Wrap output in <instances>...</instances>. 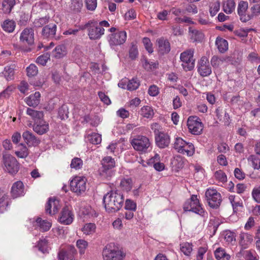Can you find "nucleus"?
<instances>
[{
    "instance_id": "5701e85b",
    "label": "nucleus",
    "mask_w": 260,
    "mask_h": 260,
    "mask_svg": "<svg viewBox=\"0 0 260 260\" xmlns=\"http://www.w3.org/2000/svg\"><path fill=\"white\" fill-rule=\"evenodd\" d=\"M56 31V25L54 23H49L42 29V35L46 38L53 37Z\"/></svg>"
},
{
    "instance_id": "3c124183",
    "label": "nucleus",
    "mask_w": 260,
    "mask_h": 260,
    "mask_svg": "<svg viewBox=\"0 0 260 260\" xmlns=\"http://www.w3.org/2000/svg\"><path fill=\"white\" fill-rule=\"evenodd\" d=\"M224 239L229 243H235L236 235L235 233L230 231H226L224 233Z\"/></svg>"
},
{
    "instance_id": "c756f323",
    "label": "nucleus",
    "mask_w": 260,
    "mask_h": 260,
    "mask_svg": "<svg viewBox=\"0 0 260 260\" xmlns=\"http://www.w3.org/2000/svg\"><path fill=\"white\" fill-rule=\"evenodd\" d=\"M133 185V181L130 178H124L121 180L120 187L123 191H129L132 189Z\"/></svg>"
},
{
    "instance_id": "423d86ee",
    "label": "nucleus",
    "mask_w": 260,
    "mask_h": 260,
    "mask_svg": "<svg viewBox=\"0 0 260 260\" xmlns=\"http://www.w3.org/2000/svg\"><path fill=\"white\" fill-rule=\"evenodd\" d=\"M102 254L104 260H122L125 256L121 251L115 249L111 244L105 247Z\"/></svg>"
},
{
    "instance_id": "7ed1b4c3",
    "label": "nucleus",
    "mask_w": 260,
    "mask_h": 260,
    "mask_svg": "<svg viewBox=\"0 0 260 260\" xmlns=\"http://www.w3.org/2000/svg\"><path fill=\"white\" fill-rule=\"evenodd\" d=\"M80 28L82 30L87 29L88 35L91 40L99 39L105 32V29L99 25L97 21L93 20L89 21Z\"/></svg>"
},
{
    "instance_id": "20e7f679",
    "label": "nucleus",
    "mask_w": 260,
    "mask_h": 260,
    "mask_svg": "<svg viewBox=\"0 0 260 260\" xmlns=\"http://www.w3.org/2000/svg\"><path fill=\"white\" fill-rule=\"evenodd\" d=\"M193 49L186 50L181 53L180 58L184 71H191L194 68L195 59L193 58Z\"/></svg>"
},
{
    "instance_id": "4c0bfd02",
    "label": "nucleus",
    "mask_w": 260,
    "mask_h": 260,
    "mask_svg": "<svg viewBox=\"0 0 260 260\" xmlns=\"http://www.w3.org/2000/svg\"><path fill=\"white\" fill-rule=\"evenodd\" d=\"M83 7L82 0H71L70 8L75 13L80 12Z\"/></svg>"
},
{
    "instance_id": "b1692460",
    "label": "nucleus",
    "mask_w": 260,
    "mask_h": 260,
    "mask_svg": "<svg viewBox=\"0 0 260 260\" xmlns=\"http://www.w3.org/2000/svg\"><path fill=\"white\" fill-rule=\"evenodd\" d=\"M158 51L161 54L168 53L170 51V45L167 40L160 38L157 40Z\"/></svg>"
},
{
    "instance_id": "393cba45",
    "label": "nucleus",
    "mask_w": 260,
    "mask_h": 260,
    "mask_svg": "<svg viewBox=\"0 0 260 260\" xmlns=\"http://www.w3.org/2000/svg\"><path fill=\"white\" fill-rule=\"evenodd\" d=\"M16 68L15 64H11L5 67L3 74L7 81L14 79Z\"/></svg>"
},
{
    "instance_id": "f3484780",
    "label": "nucleus",
    "mask_w": 260,
    "mask_h": 260,
    "mask_svg": "<svg viewBox=\"0 0 260 260\" xmlns=\"http://www.w3.org/2000/svg\"><path fill=\"white\" fill-rule=\"evenodd\" d=\"M22 138L29 147L36 146L40 143V140L28 131H26L22 134Z\"/></svg>"
},
{
    "instance_id": "39448f33",
    "label": "nucleus",
    "mask_w": 260,
    "mask_h": 260,
    "mask_svg": "<svg viewBox=\"0 0 260 260\" xmlns=\"http://www.w3.org/2000/svg\"><path fill=\"white\" fill-rule=\"evenodd\" d=\"M183 209L185 211H191L200 215H203L204 213L197 195H192L190 199L186 201L184 204Z\"/></svg>"
},
{
    "instance_id": "338daca9",
    "label": "nucleus",
    "mask_w": 260,
    "mask_h": 260,
    "mask_svg": "<svg viewBox=\"0 0 260 260\" xmlns=\"http://www.w3.org/2000/svg\"><path fill=\"white\" fill-rule=\"evenodd\" d=\"M85 4L88 10L93 11L97 6L96 0H85Z\"/></svg>"
},
{
    "instance_id": "f03ea898",
    "label": "nucleus",
    "mask_w": 260,
    "mask_h": 260,
    "mask_svg": "<svg viewBox=\"0 0 260 260\" xmlns=\"http://www.w3.org/2000/svg\"><path fill=\"white\" fill-rule=\"evenodd\" d=\"M101 164L102 166L99 170V175L104 179H109L114 174L115 160L110 156H106L102 160Z\"/></svg>"
},
{
    "instance_id": "6e6d98bb",
    "label": "nucleus",
    "mask_w": 260,
    "mask_h": 260,
    "mask_svg": "<svg viewBox=\"0 0 260 260\" xmlns=\"http://www.w3.org/2000/svg\"><path fill=\"white\" fill-rule=\"evenodd\" d=\"M251 19L254 17L260 15V5L254 4L250 8Z\"/></svg>"
},
{
    "instance_id": "13d9d810",
    "label": "nucleus",
    "mask_w": 260,
    "mask_h": 260,
    "mask_svg": "<svg viewBox=\"0 0 260 260\" xmlns=\"http://www.w3.org/2000/svg\"><path fill=\"white\" fill-rule=\"evenodd\" d=\"M157 62L150 61L145 59L143 66L145 70L147 71H151L153 69H156L158 67Z\"/></svg>"
},
{
    "instance_id": "dca6fc26",
    "label": "nucleus",
    "mask_w": 260,
    "mask_h": 260,
    "mask_svg": "<svg viewBox=\"0 0 260 260\" xmlns=\"http://www.w3.org/2000/svg\"><path fill=\"white\" fill-rule=\"evenodd\" d=\"M126 33L125 31H119L112 34L110 36L109 44L110 45H120L125 43L126 40Z\"/></svg>"
},
{
    "instance_id": "052dcab7",
    "label": "nucleus",
    "mask_w": 260,
    "mask_h": 260,
    "mask_svg": "<svg viewBox=\"0 0 260 260\" xmlns=\"http://www.w3.org/2000/svg\"><path fill=\"white\" fill-rule=\"evenodd\" d=\"M50 58V55L48 53L44 54L39 56L36 59V62L41 65L44 66Z\"/></svg>"
},
{
    "instance_id": "2f4dec72",
    "label": "nucleus",
    "mask_w": 260,
    "mask_h": 260,
    "mask_svg": "<svg viewBox=\"0 0 260 260\" xmlns=\"http://www.w3.org/2000/svg\"><path fill=\"white\" fill-rule=\"evenodd\" d=\"M16 4V0H4L2 3V10L5 14H9Z\"/></svg>"
},
{
    "instance_id": "bf43d9fd",
    "label": "nucleus",
    "mask_w": 260,
    "mask_h": 260,
    "mask_svg": "<svg viewBox=\"0 0 260 260\" xmlns=\"http://www.w3.org/2000/svg\"><path fill=\"white\" fill-rule=\"evenodd\" d=\"M249 161L251 162L254 169H260V159L254 155L249 156L248 158Z\"/></svg>"
},
{
    "instance_id": "de8ad7c7",
    "label": "nucleus",
    "mask_w": 260,
    "mask_h": 260,
    "mask_svg": "<svg viewBox=\"0 0 260 260\" xmlns=\"http://www.w3.org/2000/svg\"><path fill=\"white\" fill-rule=\"evenodd\" d=\"M83 165V161L80 158L74 157L71 161L70 167L72 169L77 170L81 169Z\"/></svg>"
},
{
    "instance_id": "e433bc0d",
    "label": "nucleus",
    "mask_w": 260,
    "mask_h": 260,
    "mask_svg": "<svg viewBox=\"0 0 260 260\" xmlns=\"http://www.w3.org/2000/svg\"><path fill=\"white\" fill-rule=\"evenodd\" d=\"M216 45L219 51L223 53L228 49V43L226 40L221 38H217L216 40Z\"/></svg>"
},
{
    "instance_id": "f8f14e48",
    "label": "nucleus",
    "mask_w": 260,
    "mask_h": 260,
    "mask_svg": "<svg viewBox=\"0 0 260 260\" xmlns=\"http://www.w3.org/2000/svg\"><path fill=\"white\" fill-rule=\"evenodd\" d=\"M248 3L246 1H240L238 5L237 13L240 20L243 22H246L251 20L250 13L247 12Z\"/></svg>"
},
{
    "instance_id": "f704fd0d",
    "label": "nucleus",
    "mask_w": 260,
    "mask_h": 260,
    "mask_svg": "<svg viewBox=\"0 0 260 260\" xmlns=\"http://www.w3.org/2000/svg\"><path fill=\"white\" fill-rule=\"evenodd\" d=\"M217 260H229L230 255L222 248H218L214 252Z\"/></svg>"
},
{
    "instance_id": "49530a36",
    "label": "nucleus",
    "mask_w": 260,
    "mask_h": 260,
    "mask_svg": "<svg viewBox=\"0 0 260 260\" xmlns=\"http://www.w3.org/2000/svg\"><path fill=\"white\" fill-rule=\"evenodd\" d=\"M76 246L79 249L80 254H84L88 247V242L83 239L78 240L76 242Z\"/></svg>"
},
{
    "instance_id": "79ce46f5",
    "label": "nucleus",
    "mask_w": 260,
    "mask_h": 260,
    "mask_svg": "<svg viewBox=\"0 0 260 260\" xmlns=\"http://www.w3.org/2000/svg\"><path fill=\"white\" fill-rule=\"evenodd\" d=\"M220 4L219 1L211 2L209 4V12L212 17L214 16L220 9Z\"/></svg>"
},
{
    "instance_id": "72a5a7b5",
    "label": "nucleus",
    "mask_w": 260,
    "mask_h": 260,
    "mask_svg": "<svg viewBox=\"0 0 260 260\" xmlns=\"http://www.w3.org/2000/svg\"><path fill=\"white\" fill-rule=\"evenodd\" d=\"M139 113L143 117L147 118H152L154 114L153 110L149 106H144L142 107Z\"/></svg>"
},
{
    "instance_id": "58836bf2",
    "label": "nucleus",
    "mask_w": 260,
    "mask_h": 260,
    "mask_svg": "<svg viewBox=\"0 0 260 260\" xmlns=\"http://www.w3.org/2000/svg\"><path fill=\"white\" fill-rule=\"evenodd\" d=\"M181 151L182 152H180V153L186 154L189 156H192L194 153V146L191 143L186 142Z\"/></svg>"
},
{
    "instance_id": "c85d7f7f",
    "label": "nucleus",
    "mask_w": 260,
    "mask_h": 260,
    "mask_svg": "<svg viewBox=\"0 0 260 260\" xmlns=\"http://www.w3.org/2000/svg\"><path fill=\"white\" fill-rule=\"evenodd\" d=\"M235 9V3L234 0H224L223 2V10L228 14H230Z\"/></svg>"
},
{
    "instance_id": "09e8293b",
    "label": "nucleus",
    "mask_w": 260,
    "mask_h": 260,
    "mask_svg": "<svg viewBox=\"0 0 260 260\" xmlns=\"http://www.w3.org/2000/svg\"><path fill=\"white\" fill-rule=\"evenodd\" d=\"M244 257L246 260H258L259 256L254 250L245 251Z\"/></svg>"
},
{
    "instance_id": "a878e982",
    "label": "nucleus",
    "mask_w": 260,
    "mask_h": 260,
    "mask_svg": "<svg viewBox=\"0 0 260 260\" xmlns=\"http://www.w3.org/2000/svg\"><path fill=\"white\" fill-rule=\"evenodd\" d=\"M41 94L39 92H36L34 94L29 95L25 99L27 105L30 107H36L39 103Z\"/></svg>"
},
{
    "instance_id": "cd10ccee",
    "label": "nucleus",
    "mask_w": 260,
    "mask_h": 260,
    "mask_svg": "<svg viewBox=\"0 0 260 260\" xmlns=\"http://www.w3.org/2000/svg\"><path fill=\"white\" fill-rule=\"evenodd\" d=\"M18 149L15 152L16 155L20 158H26L29 154V151L25 145L20 143L17 146Z\"/></svg>"
},
{
    "instance_id": "2eb2a0df",
    "label": "nucleus",
    "mask_w": 260,
    "mask_h": 260,
    "mask_svg": "<svg viewBox=\"0 0 260 260\" xmlns=\"http://www.w3.org/2000/svg\"><path fill=\"white\" fill-rule=\"evenodd\" d=\"M198 71L202 77H207L211 74V68L210 66L208 59L206 57H202L199 61Z\"/></svg>"
},
{
    "instance_id": "864d4df0",
    "label": "nucleus",
    "mask_w": 260,
    "mask_h": 260,
    "mask_svg": "<svg viewBox=\"0 0 260 260\" xmlns=\"http://www.w3.org/2000/svg\"><path fill=\"white\" fill-rule=\"evenodd\" d=\"M140 86V82L137 79H132L128 81L126 85V88L128 90L137 89Z\"/></svg>"
},
{
    "instance_id": "c9c22d12",
    "label": "nucleus",
    "mask_w": 260,
    "mask_h": 260,
    "mask_svg": "<svg viewBox=\"0 0 260 260\" xmlns=\"http://www.w3.org/2000/svg\"><path fill=\"white\" fill-rule=\"evenodd\" d=\"M26 113L31 116L32 118L35 119V122L39 120H42L41 119L44 116V114L42 111H36L30 108H27Z\"/></svg>"
},
{
    "instance_id": "7c9ffc66",
    "label": "nucleus",
    "mask_w": 260,
    "mask_h": 260,
    "mask_svg": "<svg viewBox=\"0 0 260 260\" xmlns=\"http://www.w3.org/2000/svg\"><path fill=\"white\" fill-rule=\"evenodd\" d=\"M185 161L186 160L184 158L181 156L177 155L174 157L172 161L173 167L177 171H178L179 169L184 167Z\"/></svg>"
},
{
    "instance_id": "e2e57ef3",
    "label": "nucleus",
    "mask_w": 260,
    "mask_h": 260,
    "mask_svg": "<svg viewBox=\"0 0 260 260\" xmlns=\"http://www.w3.org/2000/svg\"><path fill=\"white\" fill-rule=\"evenodd\" d=\"M138 55V51L137 46L134 44H132L131 47L129 51V56L132 59L136 58Z\"/></svg>"
},
{
    "instance_id": "4be33fe9",
    "label": "nucleus",
    "mask_w": 260,
    "mask_h": 260,
    "mask_svg": "<svg viewBox=\"0 0 260 260\" xmlns=\"http://www.w3.org/2000/svg\"><path fill=\"white\" fill-rule=\"evenodd\" d=\"M239 238V244L243 249L247 248L253 241V236L248 233H241Z\"/></svg>"
},
{
    "instance_id": "412c9836",
    "label": "nucleus",
    "mask_w": 260,
    "mask_h": 260,
    "mask_svg": "<svg viewBox=\"0 0 260 260\" xmlns=\"http://www.w3.org/2000/svg\"><path fill=\"white\" fill-rule=\"evenodd\" d=\"M20 41L31 45L34 42V30L32 28H25L20 37Z\"/></svg>"
},
{
    "instance_id": "6ab92c4d",
    "label": "nucleus",
    "mask_w": 260,
    "mask_h": 260,
    "mask_svg": "<svg viewBox=\"0 0 260 260\" xmlns=\"http://www.w3.org/2000/svg\"><path fill=\"white\" fill-rule=\"evenodd\" d=\"M11 193L13 198H17L23 196L24 194V189L23 183L20 181L15 182L12 186Z\"/></svg>"
},
{
    "instance_id": "473e14b6",
    "label": "nucleus",
    "mask_w": 260,
    "mask_h": 260,
    "mask_svg": "<svg viewBox=\"0 0 260 260\" xmlns=\"http://www.w3.org/2000/svg\"><path fill=\"white\" fill-rule=\"evenodd\" d=\"M1 26L4 31L10 33L14 31L16 24L14 21L7 19L3 22Z\"/></svg>"
},
{
    "instance_id": "bb28decb",
    "label": "nucleus",
    "mask_w": 260,
    "mask_h": 260,
    "mask_svg": "<svg viewBox=\"0 0 260 260\" xmlns=\"http://www.w3.org/2000/svg\"><path fill=\"white\" fill-rule=\"evenodd\" d=\"M67 54V50L66 47L63 45H58L56 46L52 52V56L54 58L59 59L63 57Z\"/></svg>"
},
{
    "instance_id": "6e6552de",
    "label": "nucleus",
    "mask_w": 260,
    "mask_h": 260,
    "mask_svg": "<svg viewBox=\"0 0 260 260\" xmlns=\"http://www.w3.org/2000/svg\"><path fill=\"white\" fill-rule=\"evenodd\" d=\"M131 143L136 150L141 152H146L151 144L147 137L141 135L133 138Z\"/></svg>"
},
{
    "instance_id": "aec40b11",
    "label": "nucleus",
    "mask_w": 260,
    "mask_h": 260,
    "mask_svg": "<svg viewBox=\"0 0 260 260\" xmlns=\"http://www.w3.org/2000/svg\"><path fill=\"white\" fill-rule=\"evenodd\" d=\"M33 129L37 134L43 135L48 131V123L43 120L37 121L34 124Z\"/></svg>"
},
{
    "instance_id": "a211bd4d",
    "label": "nucleus",
    "mask_w": 260,
    "mask_h": 260,
    "mask_svg": "<svg viewBox=\"0 0 260 260\" xmlns=\"http://www.w3.org/2000/svg\"><path fill=\"white\" fill-rule=\"evenodd\" d=\"M59 208V201L56 199H50L46 205L45 210L47 213L52 215L56 214Z\"/></svg>"
},
{
    "instance_id": "1a4fd4ad",
    "label": "nucleus",
    "mask_w": 260,
    "mask_h": 260,
    "mask_svg": "<svg viewBox=\"0 0 260 260\" xmlns=\"http://www.w3.org/2000/svg\"><path fill=\"white\" fill-rule=\"evenodd\" d=\"M86 181L87 180L84 176H75L70 182L71 190L78 194L84 192L87 187Z\"/></svg>"
},
{
    "instance_id": "f257e3e1",
    "label": "nucleus",
    "mask_w": 260,
    "mask_h": 260,
    "mask_svg": "<svg viewBox=\"0 0 260 260\" xmlns=\"http://www.w3.org/2000/svg\"><path fill=\"white\" fill-rule=\"evenodd\" d=\"M105 208L109 213H114L119 210L123 205L124 197L118 190L111 191L103 197Z\"/></svg>"
},
{
    "instance_id": "4468645a",
    "label": "nucleus",
    "mask_w": 260,
    "mask_h": 260,
    "mask_svg": "<svg viewBox=\"0 0 260 260\" xmlns=\"http://www.w3.org/2000/svg\"><path fill=\"white\" fill-rule=\"evenodd\" d=\"M155 134V140L157 146L163 149L168 147L170 143V137L169 135L162 132L154 131Z\"/></svg>"
},
{
    "instance_id": "ea45409f",
    "label": "nucleus",
    "mask_w": 260,
    "mask_h": 260,
    "mask_svg": "<svg viewBox=\"0 0 260 260\" xmlns=\"http://www.w3.org/2000/svg\"><path fill=\"white\" fill-rule=\"evenodd\" d=\"M36 222L39 224L40 230L42 232L48 231L51 226V223L45 220H42L41 218L38 217L36 219Z\"/></svg>"
},
{
    "instance_id": "0eeeda50",
    "label": "nucleus",
    "mask_w": 260,
    "mask_h": 260,
    "mask_svg": "<svg viewBox=\"0 0 260 260\" xmlns=\"http://www.w3.org/2000/svg\"><path fill=\"white\" fill-rule=\"evenodd\" d=\"M205 196L208 205L211 208H217L220 206L222 201L221 196L216 189H208Z\"/></svg>"
},
{
    "instance_id": "774afa93",
    "label": "nucleus",
    "mask_w": 260,
    "mask_h": 260,
    "mask_svg": "<svg viewBox=\"0 0 260 260\" xmlns=\"http://www.w3.org/2000/svg\"><path fill=\"white\" fill-rule=\"evenodd\" d=\"M248 60L251 62H255L257 63L260 62V57L258 56V54L255 52L250 53L248 55Z\"/></svg>"
},
{
    "instance_id": "4d7b16f0",
    "label": "nucleus",
    "mask_w": 260,
    "mask_h": 260,
    "mask_svg": "<svg viewBox=\"0 0 260 260\" xmlns=\"http://www.w3.org/2000/svg\"><path fill=\"white\" fill-rule=\"evenodd\" d=\"M27 75L30 77L36 76L38 73V69L35 64H30L26 68Z\"/></svg>"
},
{
    "instance_id": "8fccbe9b",
    "label": "nucleus",
    "mask_w": 260,
    "mask_h": 260,
    "mask_svg": "<svg viewBox=\"0 0 260 260\" xmlns=\"http://www.w3.org/2000/svg\"><path fill=\"white\" fill-rule=\"evenodd\" d=\"M9 196L6 194H4L0 197V211L3 212L6 210V207L8 205Z\"/></svg>"
},
{
    "instance_id": "a18cd8bd",
    "label": "nucleus",
    "mask_w": 260,
    "mask_h": 260,
    "mask_svg": "<svg viewBox=\"0 0 260 260\" xmlns=\"http://www.w3.org/2000/svg\"><path fill=\"white\" fill-rule=\"evenodd\" d=\"M186 142L183 140L181 138L177 137L175 139L174 143V148L178 151V152H182V148L184 147Z\"/></svg>"
},
{
    "instance_id": "a19ab883",
    "label": "nucleus",
    "mask_w": 260,
    "mask_h": 260,
    "mask_svg": "<svg viewBox=\"0 0 260 260\" xmlns=\"http://www.w3.org/2000/svg\"><path fill=\"white\" fill-rule=\"evenodd\" d=\"M96 226L94 223H89L85 224L82 228V231L86 235H91L95 231Z\"/></svg>"
},
{
    "instance_id": "37998d69",
    "label": "nucleus",
    "mask_w": 260,
    "mask_h": 260,
    "mask_svg": "<svg viewBox=\"0 0 260 260\" xmlns=\"http://www.w3.org/2000/svg\"><path fill=\"white\" fill-rule=\"evenodd\" d=\"M87 141L93 144H99L102 141L101 136L97 133H92L87 137Z\"/></svg>"
},
{
    "instance_id": "69168bd1",
    "label": "nucleus",
    "mask_w": 260,
    "mask_h": 260,
    "mask_svg": "<svg viewBox=\"0 0 260 260\" xmlns=\"http://www.w3.org/2000/svg\"><path fill=\"white\" fill-rule=\"evenodd\" d=\"M252 196L256 202L260 203V186L253 189Z\"/></svg>"
},
{
    "instance_id": "c03bdc74",
    "label": "nucleus",
    "mask_w": 260,
    "mask_h": 260,
    "mask_svg": "<svg viewBox=\"0 0 260 260\" xmlns=\"http://www.w3.org/2000/svg\"><path fill=\"white\" fill-rule=\"evenodd\" d=\"M189 32L190 38L193 41H200L203 38V34L198 30L189 28Z\"/></svg>"
},
{
    "instance_id": "0e129e2a",
    "label": "nucleus",
    "mask_w": 260,
    "mask_h": 260,
    "mask_svg": "<svg viewBox=\"0 0 260 260\" xmlns=\"http://www.w3.org/2000/svg\"><path fill=\"white\" fill-rule=\"evenodd\" d=\"M214 176L215 178L221 182L226 181L227 178L225 174L221 170H219L215 173Z\"/></svg>"
},
{
    "instance_id": "ddd939ff",
    "label": "nucleus",
    "mask_w": 260,
    "mask_h": 260,
    "mask_svg": "<svg viewBox=\"0 0 260 260\" xmlns=\"http://www.w3.org/2000/svg\"><path fill=\"white\" fill-rule=\"evenodd\" d=\"M74 218V215L72 211L71 208L66 206L62 208L60 212L58 221L61 224L69 225L73 222Z\"/></svg>"
},
{
    "instance_id": "9d476101",
    "label": "nucleus",
    "mask_w": 260,
    "mask_h": 260,
    "mask_svg": "<svg viewBox=\"0 0 260 260\" xmlns=\"http://www.w3.org/2000/svg\"><path fill=\"white\" fill-rule=\"evenodd\" d=\"M5 170L11 174H16L19 170V164L16 158L11 155H3Z\"/></svg>"
},
{
    "instance_id": "603ef678",
    "label": "nucleus",
    "mask_w": 260,
    "mask_h": 260,
    "mask_svg": "<svg viewBox=\"0 0 260 260\" xmlns=\"http://www.w3.org/2000/svg\"><path fill=\"white\" fill-rule=\"evenodd\" d=\"M49 17H45L35 19L33 24L35 27L39 28L47 24L49 22Z\"/></svg>"
},
{
    "instance_id": "5fc2aeb1",
    "label": "nucleus",
    "mask_w": 260,
    "mask_h": 260,
    "mask_svg": "<svg viewBox=\"0 0 260 260\" xmlns=\"http://www.w3.org/2000/svg\"><path fill=\"white\" fill-rule=\"evenodd\" d=\"M181 251L186 255H189L192 250V244L189 243H184L181 245Z\"/></svg>"
},
{
    "instance_id": "9b49d317",
    "label": "nucleus",
    "mask_w": 260,
    "mask_h": 260,
    "mask_svg": "<svg viewBox=\"0 0 260 260\" xmlns=\"http://www.w3.org/2000/svg\"><path fill=\"white\" fill-rule=\"evenodd\" d=\"M187 125L189 132L195 135L201 134L203 129L202 122L197 116H189L187 120Z\"/></svg>"
},
{
    "instance_id": "680f3d73",
    "label": "nucleus",
    "mask_w": 260,
    "mask_h": 260,
    "mask_svg": "<svg viewBox=\"0 0 260 260\" xmlns=\"http://www.w3.org/2000/svg\"><path fill=\"white\" fill-rule=\"evenodd\" d=\"M48 241L46 239L40 240L38 243L39 249L43 253L47 252L48 250Z\"/></svg>"
}]
</instances>
